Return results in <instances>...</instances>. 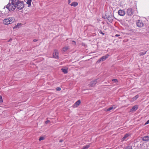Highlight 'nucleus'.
Here are the masks:
<instances>
[{
  "label": "nucleus",
  "mask_w": 149,
  "mask_h": 149,
  "mask_svg": "<svg viewBox=\"0 0 149 149\" xmlns=\"http://www.w3.org/2000/svg\"><path fill=\"white\" fill-rule=\"evenodd\" d=\"M68 0V4H70V3L71 2V1H70V0Z\"/></svg>",
  "instance_id": "obj_34"
},
{
  "label": "nucleus",
  "mask_w": 149,
  "mask_h": 149,
  "mask_svg": "<svg viewBox=\"0 0 149 149\" xmlns=\"http://www.w3.org/2000/svg\"><path fill=\"white\" fill-rule=\"evenodd\" d=\"M61 70L64 73V74H66L68 73V69H64L62 68Z\"/></svg>",
  "instance_id": "obj_17"
},
{
  "label": "nucleus",
  "mask_w": 149,
  "mask_h": 149,
  "mask_svg": "<svg viewBox=\"0 0 149 149\" xmlns=\"http://www.w3.org/2000/svg\"><path fill=\"white\" fill-rule=\"evenodd\" d=\"M134 13L133 10L131 8H129L127 10V15L129 16L132 15Z\"/></svg>",
  "instance_id": "obj_5"
},
{
  "label": "nucleus",
  "mask_w": 149,
  "mask_h": 149,
  "mask_svg": "<svg viewBox=\"0 0 149 149\" xmlns=\"http://www.w3.org/2000/svg\"><path fill=\"white\" fill-rule=\"evenodd\" d=\"M102 35H104V33H103L101 31H100L99 32Z\"/></svg>",
  "instance_id": "obj_30"
},
{
  "label": "nucleus",
  "mask_w": 149,
  "mask_h": 149,
  "mask_svg": "<svg viewBox=\"0 0 149 149\" xmlns=\"http://www.w3.org/2000/svg\"><path fill=\"white\" fill-rule=\"evenodd\" d=\"M129 136H130V134H129L128 133L126 134L122 138V141H127L128 139L127 137Z\"/></svg>",
  "instance_id": "obj_10"
},
{
  "label": "nucleus",
  "mask_w": 149,
  "mask_h": 149,
  "mask_svg": "<svg viewBox=\"0 0 149 149\" xmlns=\"http://www.w3.org/2000/svg\"><path fill=\"white\" fill-rule=\"evenodd\" d=\"M149 123V120H148L147 122L145 123V125H146L147 124H148Z\"/></svg>",
  "instance_id": "obj_29"
},
{
  "label": "nucleus",
  "mask_w": 149,
  "mask_h": 149,
  "mask_svg": "<svg viewBox=\"0 0 149 149\" xmlns=\"http://www.w3.org/2000/svg\"><path fill=\"white\" fill-rule=\"evenodd\" d=\"M136 24L138 27L140 28L143 27L144 25L143 22L141 20H137Z\"/></svg>",
  "instance_id": "obj_3"
},
{
  "label": "nucleus",
  "mask_w": 149,
  "mask_h": 149,
  "mask_svg": "<svg viewBox=\"0 0 149 149\" xmlns=\"http://www.w3.org/2000/svg\"><path fill=\"white\" fill-rule=\"evenodd\" d=\"M56 90L57 91H60L61 90V88L60 87H57L56 88Z\"/></svg>",
  "instance_id": "obj_26"
},
{
  "label": "nucleus",
  "mask_w": 149,
  "mask_h": 149,
  "mask_svg": "<svg viewBox=\"0 0 149 149\" xmlns=\"http://www.w3.org/2000/svg\"><path fill=\"white\" fill-rule=\"evenodd\" d=\"M19 0H12L11 3L10 2L3 8L5 9L6 8L10 11H11L14 10L16 8L17 6L20 2Z\"/></svg>",
  "instance_id": "obj_1"
},
{
  "label": "nucleus",
  "mask_w": 149,
  "mask_h": 149,
  "mask_svg": "<svg viewBox=\"0 0 149 149\" xmlns=\"http://www.w3.org/2000/svg\"><path fill=\"white\" fill-rule=\"evenodd\" d=\"M78 5V3L76 2H72L70 5L71 6H73L74 7H76Z\"/></svg>",
  "instance_id": "obj_13"
},
{
  "label": "nucleus",
  "mask_w": 149,
  "mask_h": 149,
  "mask_svg": "<svg viewBox=\"0 0 149 149\" xmlns=\"http://www.w3.org/2000/svg\"><path fill=\"white\" fill-rule=\"evenodd\" d=\"M112 81H113V82H115V83H116V82H118V80H117V79H112Z\"/></svg>",
  "instance_id": "obj_25"
},
{
  "label": "nucleus",
  "mask_w": 149,
  "mask_h": 149,
  "mask_svg": "<svg viewBox=\"0 0 149 149\" xmlns=\"http://www.w3.org/2000/svg\"><path fill=\"white\" fill-rule=\"evenodd\" d=\"M11 40H12V39H10L9 40L8 42L10 41Z\"/></svg>",
  "instance_id": "obj_37"
},
{
  "label": "nucleus",
  "mask_w": 149,
  "mask_h": 149,
  "mask_svg": "<svg viewBox=\"0 0 149 149\" xmlns=\"http://www.w3.org/2000/svg\"><path fill=\"white\" fill-rule=\"evenodd\" d=\"M32 0H27L26 3L28 5V6L29 7L31 6Z\"/></svg>",
  "instance_id": "obj_16"
},
{
  "label": "nucleus",
  "mask_w": 149,
  "mask_h": 149,
  "mask_svg": "<svg viewBox=\"0 0 149 149\" xmlns=\"http://www.w3.org/2000/svg\"><path fill=\"white\" fill-rule=\"evenodd\" d=\"M118 14L119 15L121 16H123L125 15V11L122 10H119L118 11Z\"/></svg>",
  "instance_id": "obj_9"
},
{
  "label": "nucleus",
  "mask_w": 149,
  "mask_h": 149,
  "mask_svg": "<svg viewBox=\"0 0 149 149\" xmlns=\"http://www.w3.org/2000/svg\"><path fill=\"white\" fill-rule=\"evenodd\" d=\"M24 7V4L23 1H20L19 4L17 6L16 8L19 10H21L23 9Z\"/></svg>",
  "instance_id": "obj_4"
},
{
  "label": "nucleus",
  "mask_w": 149,
  "mask_h": 149,
  "mask_svg": "<svg viewBox=\"0 0 149 149\" xmlns=\"http://www.w3.org/2000/svg\"><path fill=\"white\" fill-rule=\"evenodd\" d=\"M146 53V52H143L140 53L139 54L140 56H143Z\"/></svg>",
  "instance_id": "obj_19"
},
{
  "label": "nucleus",
  "mask_w": 149,
  "mask_h": 149,
  "mask_svg": "<svg viewBox=\"0 0 149 149\" xmlns=\"http://www.w3.org/2000/svg\"><path fill=\"white\" fill-rule=\"evenodd\" d=\"M50 121L49 120H47L45 121V124H47Z\"/></svg>",
  "instance_id": "obj_31"
},
{
  "label": "nucleus",
  "mask_w": 149,
  "mask_h": 149,
  "mask_svg": "<svg viewBox=\"0 0 149 149\" xmlns=\"http://www.w3.org/2000/svg\"><path fill=\"white\" fill-rule=\"evenodd\" d=\"M21 25V24H20V23H18L17 24V25L15 26L14 28H19V26H20Z\"/></svg>",
  "instance_id": "obj_23"
},
{
  "label": "nucleus",
  "mask_w": 149,
  "mask_h": 149,
  "mask_svg": "<svg viewBox=\"0 0 149 149\" xmlns=\"http://www.w3.org/2000/svg\"><path fill=\"white\" fill-rule=\"evenodd\" d=\"M3 102L2 97L1 96H0V102L1 103Z\"/></svg>",
  "instance_id": "obj_27"
},
{
  "label": "nucleus",
  "mask_w": 149,
  "mask_h": 149,
  "mask_svg": "<svg viewBox=\"0 0 149 149\" xmlns=\"http://www.w3.org/2000/svg\"><path fill=\"white\" fill-rule=\"evenodd\" d=\"M97 80H95L93 81H91L90 84V85L91 87H93L97 83Z\"/></svg>",
  "instance_id": "obj_11"
},
{
  "label": "nucleus",
  "mask_w": 149,
  "mask_h": 149,
  "mask_svg": "<svg viewBox=\"0 0 149 149\" xmlns=\"http://www.w3.org/2000/svg\"><path fill=\"white\" fill-rule=\"evenodd\" d=\"M113 109V107H110L108 109H105V111H109L112 109Z\"/></svg>",
  "instance_id": "obj_22"
},
{
  "label": "nucleus",
  "mask_w": 149,
  "mask_h": 149,
  "mask_svg": "<svg viewBox=\"0 0 149 149\" xmlns=\"http://www.w3.org/2000/svg\"><path fill=\"white\" fill-rule=\"evenodd\" d=\"M109 56V55L107 54L105 56H103L97 61V63H99L101 61H105L108 57Z\"/></svg>",
  "instance_id": "obj_6"
},
{
  "label": "nucleus",
  "mask_w": 149,
  "mask_h": 149,
  "mask_svg": "<svg viewBox=\"0 0 149 149\" xmlns=\"http://www.w3.org/2000/svg\"><path fill=\"white\" fill-rule=\"evenodd\" d=\"M81 103V101L80 100H78L74 104L73 107H75L78 106Z\"/></svg>",
  "instance_id": "obj_12"
},
{
  "label": "nucleus",
  "mask_w": 149,
  "mask_h": 149,
  "mask_svg": "<svg viewBox=\"0 0 149 149\" xmlns=\"http://www.w3.org/2000/svg\"><path fill=\"white\" fill-rule=\"evenodd\" d=\"M138 109V107L137 105H135L133 107L132 109H131V111H136Z\"/></svg>",
  "instance_id": "obj_14"
},
{
  "label": "nucleus",
  "mask_w": 149,
  "mask_h": 149,
  "mask_svg": "<svg viewBox=\"0 0 149 149\" xmlns=\"http://www.w3.org/2000/svg\"><path fill=\"white\" fill-rule=\"evenodd\" d=\"M13 17H10L7 18L3 20V23L4 24L8 25L10 23H12V22H13Z\"/></svg>",
  "instance_id": "obj_2"
},
{
  "label": "nucleus",
  "mask_w": 149,
  "mask_h": 149,
  "mask_svg": "<svg viewBox=\"0 0 149 149\" xmlns=\"http://www.w3.org/2000/svg\"><path fill=\"white\" fill-rule=\"evenodd\" d=\"M45 138L43 136H41L40 137V138L39 139V141H41L42 140H43Z\"/></svg>",
  "instance_id": "obj_24"
},
{
  "label": "nucleus",
  "mask_w": 149,
  "mask_h": 149,
  "mask_svg": "<svg viewBox=\"0 0 149 149\" xmlns=\"http://www.w3.org/2000/svg\"><path fill=\"white\" fill-rule=\"evenodd\" d=\"M107 19L110 22H111L112 21V19H110L109 17H107Z\"/></svg>",
  "instance_id": "obj_28"
},
{
  "label": "nucleus",
  "mask_w": 149,
  "mask_h": 149,
  "mask_svg": "<svg viewBox=\"0 0 149 149\" xmlns=\"http://www.w3.org/2000/svg\"><path fill=\"white\" fill-rule=\"evenodd\" d=\"M139 96L138 95H136L135 97H133L132 99V101H135L139 97Z\"/></svg>",
  "instance_id": "obj_15"
},
{
  "label": "nucleus",
  "mask_w": 149,
  "mask_h": 149,
  "mask_svg": "<svg viewBox=\"0 0 149 149\" xmlns=\"http://www.w3.org/2000/svg\"><path fill=\"white\" fill-rule=\"evenodd\" d=\"M124 149H132V147L131 146H128L125 147Z\"/></svg>",
  "instance_id": "obj_18"
},
{
  "label": "nucleus",
  "mask_w": 149,
  "mask_h": 149,
  "mask_svg": "<svg viewBox=\"0 0 149 149\" xmlns=\"http://www.w3.org/2000/svg\"><path fill=\"white\" fill-rule=\"evenodd\" d=\"M58 51L56 50H55L53 53V57L54 58L56 59L58 58Z\"/></svg>",
  "instance_id": "obj_7"
},
{
  "label": "nucleus",
  "mask_w": 149,
  "mask_h": 149,
  "mask_svg": "<svg viewBox=\"0 0 149 149\" xmlns=\"http://www.w3.org/2000/svg\"><path fill=\"white\" fill-rule=\"evenodd\" d=\"M62 141H63L62 140H60V142H62Z\"/></svg>",
  "instance_id": "obj_36"
},
{
  "label": "nucleus",
  "mask_w": 149,
  "mask_h": 149,
  "mask_svg": "<svg viewBox=\"0 0 149 149\" xmlns=\"http://www.w3.org/2000/svg\"><path fill=\"white\" fill-rule=\"evenodd\" d=\"M68 49V47H63V51L64 52L66 51Z\"/></svg>",
  "instance_id": "obj_21"
},
{
  "label": "nucleus",
  "mask_w": 149,
  "mask_h": 149,
  "mask_svg": "<svg viewBox=\"0 0 149 149\" xmlns=\"http://www.w3.org/2000/svg\"><path fill=\"white\" fill-rule=\"evenodd\" d=\"M141 139L144 141H149V136H145L141 137Z\"/></svg>",
  "instance_id": "obj_8"
},
{
  "label": "nucleus",
  "mask_w": 149,
  "mask_h": 149,
  "mask_svg": "<svg viewBox=\"0 0 149 149\" xmlns=\"http://www.w3.org/2000/svg\"><path fill=\"white\" fill-rule=\"evenodd\" d=\"M72 42H74L75 44V43H76L74 41H73Z\"/></svg>",
  "instance_id": "obj_35"
},
{
  "label": "nucleus",
  "mask_w": 149,
  "mask_h": 149,
  "mask_svg": "<svg viewBox=\"0 0 149 149\" xmlns=\"http://www.w3.org/2000/svg\"><path fill=\"white\" fill-rule=\"evenodd\" d=\"M38 40H37V39H34L33 40V41L34 42H36Z\"/></svg>",
  "instance_id": "obj_32"
},
{
  "label": "nucleus",
  "mask_w": 149,
  "mask_h": 149,
  "mask_svg": "<svg viewBox=\"0 0 149 149\" xmlns=\"http://www.w3.org/2000/svg\"><path fill=\"white\" fill-rule=\"evenodd\" d=\"M120 36V34H116L115 36L116 37H118V36Z\"/></svg>",
  "instance_id": "obj_33"
},
{
  "label": "nucleus",
  "mask_w": 149,
  "mask_h": 149,
  "mask_svg": "<svg viewBox=\"0 0 149 149\" xmlns=\"http://www.w3.org/2000/svg\"><path fill=\"white\" fill-rule=\"evenodd\" d=\"M90 147L89 145H88L84 146L82 149H87Z\"/></svg>",
  "instance_id": "obj_20"
}]
</instances>
